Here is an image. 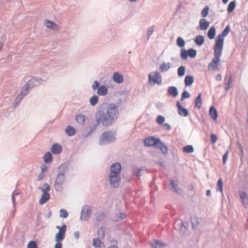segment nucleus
Returning a JSON list of instances; mask_svg holds the SVG:
<instances>
[{"instance_id": "obj_1", "label": "nucleus", "mask_w": 248, "mask_h": 248, "mask_svg": "<svg viewBox=\"0 0 248 248\" xmlns=\"http://www.w3.org/2000/svg\"><path fill=\"white\" fill-rule=\"evenodd\" d=\"M119 115L118 106L114 103H103L96 113L95 122L85 129V131L82 133L83 137H89L100 124L106 127L110 126L116 122Z\"/></svg>"}, {"instance_id": "obj_2", "label": "nucleus", "mask_w": 248, "mask_h": 248, "mask_svg": "<svg viewBox=\"0 0 248 248\" xmlns=\"http://www.w3.org/2000/svg\"><path fill=\"white\" fill-rule=\"evenodd\" d=\"M110 173L108 180L110 186L113 188L118 187L121 183L120 173L122 169L121 164L115 162L110 166Z\"/></svg>"}, {"instance_id": "obj_3", "label": "nucleus", "mask_w": 248, "mask_h": 248, "mask_svg": "<svg viewBox=\"0 0 248 248\" xmlns=\"http://www.w3.org/2000/svg\"><path fill=\"white\" fill-rule=\"evenodd\" d=\"M145 146L155 147L159 149L163 154L166 155L168 153V148L161 141L160 139L154 136L146 138L143 141Z\"/></svg>"}, {"instance_id": "obj_4", "label": "nucleus", "mask_w": 248, "mask_h": 248, "mask_svg": "<svg viewBox=\"0 0 248 248\" xmlns=\"http://www.w3.org/2000/svg\"><path fill=\"white\" fill-rule=\"evenodd\" d=\"M115 135L111 131H106L102 133L99 138V144L105 145L110 144L115 141Z\"/></svg>"}, {"instance_id": "obj_5", "label": "nucleus", "mask_w": 248, "mask_h": 248, "mask_svg": "<svg viewBox=\"0 0 248 248\" xmlns=\"http://www.w3.org/2000/svg\"><path fill=\"white\" fill-rule=\"evenodd\" d=\"M223 48H219L214 46V57L212 60L211 63L208 65V68L212 70H215L217 68L218 63L220 62V57L222 54Z\"/></svg>"}, {"instance_id": "obj_6", "label": "nucleus", "mask_w": 248, "mask_h": 248, "mask_svg": "<svg viewBox=\"0 0 248 248\" xmlns=\"http://www.w3.org/2000/svg\"><path fill=\"white\" fill-rule=\"evenodd\" d=\"M230 31V27L228 25L223 30L221 33L218 34L215 40V46L223 48L224 45V38L228 35Z\"/></svg>"}, {"instance_id": "obj_7", "label": "nucleus", "mask_w": 248, "mask_h": 248, "mask_svg": "<svg viewBox=\"0 0 248 248\" xmlns=\"http://www.w3.org/2000/svg\"><path fill=\"white\" fill-rule=\"evenodd\" d=\"M31 90L26 85V84L22 87L19 94L17 95L15 99V102L13 105V108H14L17 107L22 99L29 93Z\"/></svg>"}, {"instance_id": "obj_8", "label": "nucleus", "mask_w": 248, "mask_h": 248, "mask_svg": "<svg viewBox=\"0 0 248 248\" xmlns=\"http://www.w3.org/2000/svg\"><path fill=\"white\" fill-rule=\"evenodd\" d=\"M148 82L153 85H161L162 82V78L161 74L157 71L152 72L148 75Z\"/></svg>"}, {"instance_id": "obj_9", "label": "nucleus", "mask_w": 248, "mask_h": 248, "mask_svg": "<svg viewBox=\"0 0 248 248\" xmlns=\"http://www.w3.org/2000/svg\"><path fill=\"white\" fill-rule=\"evenodd\" d=\"M66 181L64 174L58 173L56 179L54 183V187L57 191L62 192L63 190L62 185Z\"/></svg>"}, {"instance_id": "obj_10", "label": "nucleus", "mask_w": 248, "mask_h": 248, "mask_svg": "<svg viewBox=\"0 0 248 248\" xmlns=\"http://www.w3.org/2000/svg\"><path fill=\"white\" fill-rule=\"evenodd\" d=\"M92 209L89 205H84L81 209L80 216V220H87L91 217Z\"/></svg>"}, {"instance_id": "obj_11", "label": "nucleus", "mask_w": 248, "mask_h": 248, "mask_svg": "<svg viewBox=\"0 0 248 248\" xmlns=\"http://www.w3.org/2000/svg\"><path fill=\"white\" fill-rule=\"evenodd\" d=\"M43 79L41 78H32L28 81L25 84L31 90L35 86H37L42 84Z\"/></svg>"}, {"instance_id": "obj_12", "label": "nucleus", "mask_w": 248, "mask_h": 248, "mask_svg": "<svg viewBox=\"0 0 248 248\" xmlns=\"http://www.w3.org/2000/svg\"><path fill=\"white\" fill-rule=\"evenodd\" d=\"M176 107L177 108V112L180 116L186 117L188 115V110L182 106L179 101L176 102Z\"/></svg>"}, {"instance_id": "obj_13", "label": "nucleus", "mask_w": 248, "mask_h": 248, "mask_svg": "<svg viewBox=\"0 0 248 248\" xmlns=\"http://www.w3.org/2000/svg\"><path fill=\"white\" fill-rule=\"evenodd\" d=\"M239 195L240 196L242 204L246 209H248V195L244 191H239Z\"/></svg>"}, {"instance_id": "obj_14", "label": "nucleus", "mask_w": 248, "mask_h": 248, "mask_svg": "<svg viewBox=\"0 0 248 248\" xmlns=\"http://www.w3.org/2000/svg\"><path fill=\"white\" fill-rule=\"evenodd\" d=\"M106 215V213L102 211L96 213L95 215L94 223L99 225L100 222L105 218Z\"/></svg>"}, {"instance_id": "obj_15", "label": "nucleus", "mask_w": 248, "mask_h": 248, "mask_svg": "<svg viewBox=\"0 0 248 248\" xmlns=\"http://www.w3.org/2000/svg\"><path fill=\"white\" fill-rule=\"evenodd\" d=\"M62 151L61 145L59 143H54L51 148V152L54 155H58Z\"/></svg>"}, {"instance_id": "obj_16", "label": "nucleus", "mask_w": 248, "mask_h": 248, "mask_svg": "<svg viewBox=\"0 0 248 248\" xmlns=\"http://www.w3.org/2000/svg\"><path fill=\"white\" fill-rule=\"evenodd\" d=\"M69 166L70 162L68 161L62 163L58 168V173L64 174L67 172Z\"/></svg>"}, {"instance_id": "obj_17", "label": "nucleus", "mask_w": 248, "mask_h": 248, "mask_svg": "<svg viewBox=\"0 0 248 248\" xmlns=\"http://www.w3.org/2000/svg\"><path fill=\"white\" fill-rule=\"evenodd\" d=\"M209 114L210 117L214 121L217 120L218 117V113L217 109L214 106L210 107L209 110Z\"/></svg>"}, {"instance_id": "obj_18", "label": "nucleus", "mask_w": 248, "mask_h": 248, "mask_svg": "<svg viewBox=\"0 0 248 248\" xmlns=\"http://www.w3.org/2000/svg\"><path fill=\"white\" fill-rule=\"evenodd\" d=\"M152 248H163L167 246V244L160 240H155L151 244Z\"/></svg>"}, {"instance_id": "obj_19", "label": "nucleus", "mask_w": 248, "mask_h": 248, "mask_svg": "<svg viewBox=\"0 0 248 248\" xmlns=\"http://www.w3.org/2000/svg\"><path fill=\"white\" fill-rule=\"evenodd\" d=\"M112 78L114 81L118 84L121 83L124 81L123 76L118 72L113 73Z\"/></svg>"}, {"instance_id": "obj_20", "label": "nucleus", "mask_w": 248, "mask_h": 248, "mask_svg": "<svg viewBox=\"0 0 248 248\" xmlns=\"http://www.w3.org/2000/svg\"><path fill=\"white\" fill-rule=\"evenodd\" d=\"M66 231H64L63 230L59 231L55 235V240L56 242H61L62 241L65 236Z\"/></svg>"}, {"instance_id": "obj_21", "label": "nucleus", "mask_w": 248, "mask_h": 248, "mask_svg": "<svg viewBox=\"0 0 248 248\" xmlns=\"http://www.w3.org/2000/svg\"><path fill=\"white\" fill-rule=\"evenodd\" d=\"M210 25V22L206 20L205 18H202L199 21V27L201 30H207Z\"/></svg>"}, {"instance_id": "obj_22", "label": "nucleus", "mask_w": 248, "mask_h": 248, "mask_svg": "<svg viewBox=\"0 0 248 248\" xmlns=\"http://www.w3.org/2000/svg\"><path fill=\"white\" fill-rule=\"evenodd\" d=\"M108 93V87L105 85H101L97 89V93L99 96H105Z\"/></svg>"}, {"instance_id": "obj_23", "label": "nucleus", "mask_w": 248, "mask_h": 248, "mask_svg": "<svg viewBox=\"0 0 248 248\" xmlns=\"http://www.w3.org/2000/svg\"><path fill=\"white\" fill-rule=\"evenodd\" d=\"M167 93L173 97H175L178 95V89L175 86L169 87L168 88Z\"/></svg>"}, {"instance_id": "obj_24", "label": "nucleus", "mask_w": 248, "mask_h": 248, "mask_svg": "<svg viewBox=\"0 0 248 248\" xmlns=\"http://www.w3.org/2000/svg\"><path fill=\"white\" fill-rule=\"evenodd\" d=\"M190 220L193 230L194 231L198 228L199 224V218L196 216L194 215L190 217Z\"/></svg>"}, {"instance_id": "obj_25", "label": "nucleus", "mask_w": 248, "mask_h": 248, "mask_svg": "<svg viewBox=\"0 0 248 248\" xmlns=\"http://www.w3.org/2000/svg\"><path fill=\"white\" fill-rule=\"evenodd\" d=\"M46 27L50 28L53 31H57L59 29L58 26L53 21L49 20H46Z\"/></svg>"}, {"instance_id": "obj_26", "label": "nucleus", "mask_w": 248, "mask_h": 248, "mask_svg": "<svg viewBox=\"0 0 248 248\" xmlns=\"http://www.w3.org/2000/svg\"><path fill=\"white\" fill-rule=\"evenodd\" d=\"M194 81V77L191 75H187L184 79L185 85L186 87L190 86Z\"/></svg>"}, {"instance_id": "obj_27", "label": "nucleus", "mask_w": 248, "mask_h": 248, "mask_svg": "<svg viewBox=\"0 0 248 248\" xmlns=\"http://www.w3.org/2000/svg\"><path fill=\"white\" fill-rule=\"evenodd\" d=\"M65 132L68 136L72 137L76 134V131L74 127L68 125L65 128Z\"/></svg>"}, {"instance_id": "obj_28", "label": "nucleus", "mask_w": 248, "mask_h": 248, "mask_svg": "<svg viewBox=\"0 0 248 248\" xmlns=\"http://www.w3.org/2000/svg\"><path fill=\"white\" fill-rule=\"evenodd\" d=\"M194 41L197 46H201L204 43L205 39L202 35H199L195 37Z\"/></svg>"}, {"instance_id": "obj_29", "label": "nucleus", "mask_w": 248, "mask_h": 248, "mask_svg": "<svg viewBox=\"0 0 248 248\" xmlns=\"http://www.w3.org/2000/svg\"><path fill=\"white\" fill-rule=\"evenodd\" d=\"M202 106V93L198 94L195 100V107L200 109Z\"/></svg>"}, {"instance_id": "obj_30", "label": "nucleus", "mask_w": 248, "mask_h": 248, "mask_svg": "<svg viewBox=\"0 0 248 248\" xmlns=\"http://www.w3.org/2000/svg\"><path fill=\"white\" fill-rule=\"evenodd\" d=\"M216 33V29L215 27H211L207 32V36L209 39L212 40L215 38Z\"/></svg>"}, {"instance_id": "obj_31", "label": "nucleus", "mask_w": 248, "mask_h": 248, "mask_svg": "<svg viewBox=\"0 0 248 248\" xmlns=\"http://www.w3.org/2000/svg\"><path fill=\"white\" fill-rule=\"evenodd\" d=\"M50 199L49 194H42L39 201V203L42 205L46 203Z\"/></svg>"}, {"instance_id": "obj_32", "label": "nucleus", "mask_w": 248, "mask_h": 248, "mask_svg": "<svg viewBox=\"0 0 248 248\" xmlns=\"http://www.w3.org/2000/svg\"><path fill=\"white\" fill-rule=\"evenodd\" d=\"M44 161L45 163L48 164L52 161L53 156L50 152H46L43 156Z\"/></svg>"}, {"instance_id": "obj_33", "label": "nucleus", "mask_w": 248, "mask_h": 248, "mask_svg": "<svg viewBox=\"0 0 248 248\" xmlns=\"http://www.w3.org/2000/svg\"><path fill=\"white\" fill-rule=\"evenodd\" d=\"M76 122L80 125H83L85 122V116L82 114H78L76 116Z\"/></svg>"}, {"instance_id": "obj_34", "label": "nucleus", "mask_w": 248, "mask_h": 248, "mask_svg": "<svg viewBox=\"0 0 248 248\" xmlns=\"http://www.w3.org/2000/svg\"><path fill=\"white\" fill-rule=\"evenodd\" d=\"M43 186H39L38 189L41 190L43 192L42 194H49V191L50 190L49 185L47 183H45L43 185Z\"/></svg>"}, {"instance_id": "obj_35", "label": "nucleus", "mask_w": 248, "mask_h": 248, "mask_svg": "<svg viewBox=\"0 0 248 248\" xmlns=\"http://www.w3.org/2000/svg\"><path fill=\"white\" fill-rule=\"evenodd\" d=\"M180 232L185 234L187 231L188 227V223L187 222L182 221Z\"/></svg>"}, {"instance_id": "obj_36", "label": "nucleus", "mask_w": 248, "mask_h": 248, "mask_svg": "<svg viewBox=\"0 0 248 248\" xmlns=\"http://www.w3.org/2000/svg\"><path fill=\"white\" fill-rule=\"evenodd\" d=\"M170 67V63L163 62L160 66L159 69L162 72L167 71Z\"/></svg>"}, {"instance_id": "obj_37", "label": "nucleus", "mask_w": 248, "mask_h": 248, "mask_svg": "<svg viewBox=\"0 0 248 248\" xmlns=\"http://www.w3.org/2000/svg\"><path fill=\"white\" fill-rule=\"evenodd\" d=\"M236 6V1L235 0L232 1L230 2L227 7V11L229 13H232L235 9Z\"/></svg>"}, {"instance_id": "obj_38", "label": "nucleus", "mask_w": 248, "mask_h": 248, "mask_svg": "<svg viewBox=\"0 0 248 248\" xmlns=\"http://www.w3.org/2000/svg\"><path fill=\"white\" fill-rule=\"evenodd\" d=\"M105 228L101 227L97 231V238L103 239L105 237Z\"/></svg>"}, {"instance_id": "obj_39", "label": "nucleus", "mask_w": 248, "mask_h": 248, "mask_svg": "<svg viewBox=\"0 0 248 248\" xmlns=\"http://www.w3.org/2000/svg\"><path fill=\"white\" fill-rule=\"evenodd\" d=\"M99 97L96 95H94L90 98V103L92 106H95L98 103Z\"/></svg>"}, {"instance_id": "obj_40", "label": "nucleus", "mask_w": 248, "mask_h": 248, "mask_svg": "<svg viewBox=\"0 0 248 248\" xmlns=\"http://www.w3.org/2000/svg\"><path fill=\"white\" fill-rule=\"evenodd\" d=\"M186 73V67L183 66L181 65L179 66L177 69V74L178 76L179 77H182L184 76Z\"/></svg>"}, {"instance_id": "obj_41", "label": "nucleus", "mask_w": 248, "mask_h": 248, "mask_svg": "<svg viewBox=\"0 0 248 248\" xmlns=\"http://www.w3.org/2000/svg\"><path fill=\"white\" fill-rule=\"evenodd\" d=\"M170 186H171L172 188L174 189V191L177 193H179L180 188H178L177 184L175 183V181L173 180H171L170 181Z\"/></svg>"}, {"instance_id": "obj_42", "label": "nucleus", "mask_w": 248, "mask_h": 248, "mask_svg": "<svg viewBox=\"0 0 248 248\" xmlns=\"http://www.w3.org/2000/svg\"><path fill=\"white\" fill-rule=\"evenodd\" d=\"M217 191H220L223 194V182L221 179H219L216 186Z\"/></svg>"}, {"instance_id": "obj_43", "label": "nucleus", "mask_w": 248, "mask_h": 248, "mask_svg": "<svg viewBox=\"0 0 248 248\" xmlns=\"http://www.w3.org/2000/svg\"><path fill=\"white\" fill-rule=\"evenodd\" d=\"M188 52V56H189L190 58L193 59L196 57L197 55V51L194 48H189L187 50Z\"/></svg>"}, {"instance_id": "obj_44", "label": "nucleus", "mask_w": 248, "mask_h": 248, "mask_svg": "<svg viewBox=\"0 0 248 248\" xmlns=\"http://www.w3.org/2000/svg\"><path fill=\"white\" fill-rule=\"evenodd\" d=\"M144 167L141 168H136L133 170V174L136 175L138 177H140L141 176V171L142 170H144Z\"/></svg>"}, {"instance_id": "obj_45", "label": "nucleus", "mask_w": 248, "mask_h": 248, "mask_svg": "<svg viewBox=\"0 0 248 248\" xmlns=\"http://www.w3.org/2000/svg\"><path fill=\"white\" fill-rule=\"evenodd\" d=\"M176 44L178 46L183 48L185 45V41L181 37H178L176 40Z\"/></svg>"}, {"instance_id": "obj_46", "label": "nucleus", "mask_w": 248, "mask_h": 248, "mask_svg": "<svg viewBox=\"0 0 248 248\" xmlns=\"http://www.w3.org/2000/svg\"><path fill=\"white\" fill-rule=\"evenodd\" d=\"M18 193H16L15 194V191H14L12 193L11 199L13 202V207L14 208L13 213V217H14L15 213L16 211V198H15V195H17Z\"/></svg>"}, {"instance_id": "obj_47", "label": "nucleus", "mask_w": 248, "mask_h": 248, "mask_svg": "<svg viewBox=\"0 0 248 248\" xmlns=\"http://www.w3.org/2000/svg\"><path fill=\"white\" fill-rule=\"evenodd\" d=\"M194 151V148L191 145H186L183 148V151L186 153H192Z\"/></svg>"}, {"instance_id": "obj_48", "label": "nucleus", "mask_w": 248, "mask_h": 248, "mask_svg": "<svg viewBox=\"0 0 248 248\" xmlns=\"http://www.w3.org/2000/svg\"><path fill=\"white\" fill-rule=\"evenodd\" d=\"M180 57L183 60H186L188 57L187 50L184 48H182L181 50Z\"/></svg>"}, {"instance_id": "obj_49", "label": "nucleus", "mask_w": 248, "mask_h": 248, "mask_svg": "<svg viewBox=\"0 0 248 248\" xmlns=\"http://www.w3.org/2000/svg\"><path fill=\"white\" fill-rule=\"evenodd\" d=\"M102 244V242L100 240V238H94L93 240V245L95 248L100 247L101 246V244Z\"/></svg>"}, {"instance_id": "obj_50", "label": "nucleus", "mask_w": 248, "mask_h": 248, "mask_svg": "<svg viewBox=\"0 0 248 248\" xmlns=\"http://www.w3.org/2000/svg\"><path fill=\"white\" fill-rule=\"evenodd\" d=\"M209 8L208 6H205L203 9L201 11V16L203 17V18L206 17L209 13Z\"/></svg>"}, {"instance_id": "obj_51", "label": "nucleus", "mask_w": 248, "mask_h": 248, "mask_svg": "<svg viewBox=\"0 0 248 248\" xmlns=\"http://www.w3.org/2000/svg\"><path fill=\"white\" fill-rule=\"evenodd\" d=\"M190 97V94L186 90H185L182 93L180 100L183 101L184 99L188 98Z\"/></svg>"}, {"instance_id": "obj_52", "label": "nucleus", "mask_w": 248, "mask_h": 248, "mask_svg": "<svg viewBox=\"0 0 248 248\" xmlns=\"http://www.w3.org/2000/svg\"><path fill=\"white\" fill-rule=\"evenodd\" d=\"M60 217L61 218H66L68 216V212L65 210V209H61L60 210Z\"/></svg>"}, {"instance_id": "obj_53", "label": "nucleus", "mask_w": 248, "mask_h": 248, "mask_svg": "<svg viewBox=\"0 0 248 248\" xmlns=\"http://www.w3.org/2000/svg\"><path fill=\"white\" fill-rule=\"evenodd\" d=\"M165 120V117L162 115H158L156 119V121L157 123L159 125L163 124L164 123Z\"/></svg>"}, {"instance_id": "obj_54", "label": "nucleus", "mask_w": 248, "mask_h": 248, "mask_svg": "<svg viewBox=\"0 0 248 248\" xmlns=\"http://www.w3.org/2000/svg\"><path fill=\"white\" fill-rule=\"evenodd\" d=\"M27 248H38L37 243L34 241H31L27 245Z\"/></svg>"}, {"instance_id": "obj_55", "label": "nucleus", "mask_w": 248, "mask_h": 248, "mask_svg": "<svg viewBox=\"0 0 248 248\" xmlns=\"http://www.w3.org/2000/svg\"><path fill=\"white\" fill-rule=\"evenodd\" d=\"M100 87V83L97 80L94 81L92 86V89L93 91L97 90Z\"/></svg>"}, {"instance_id": "obj_56", "label": "nucleus", "mask_w": 248, "mask_h": 248, "mask_svg": "<svg viewBox=\"0 0 248 248\" xmlns=\"http://www.w3.org/2000/svg\"><path fill=\"white\" fill-rule=\"evenodd\" d=\"M210 140L211 143L215 144L217 142V137L216 134L212 133L210 136Z\"/></svg>"}, {"instance_id": "obj_57", "label": "nucleus", "mask_w": 248, "mask_h": 248, "mask_svg": "<svg viewBox=\"0 0 248 248\" xmlns=\"http://www.w3.org/2000/svg\"><path fill=\"white\" fill-rule=\"evenodd\" d=\"M154 31V26H152L150 27L148 29L147 32V40H149L150 36L152 35V34L153 33Z\"/></svg>"}, {"instance_id": "obj_58", "label": "nucleus", "mask_w": 248, "mask_h": 248, "mask_svg": "<svg viewBox=\"0 0 248 248\" xmlns=\"http://www.w3.org/2000/svg\"><path fill=\"white\" fill-rule=\"evenodd\" d=\"M117 217L121 220H124L126 217V215L124 213L120 212L117 215Z\"/></svg>"}, {"instance_id": "obj_59", "label": "nucleus", "mask_w": 248, "mask_h": 248, "mask_svg": "<svg viewBox=\"0 0 248 248\" xmlns=\"http://www.w3.org/2000/svg\"><path fill=\"white\" fill-rule=\"evenodd\" d=\"M228 155L229 151L227 150L222 156V162L223 164H225L226 163L228 157Z\"/></svg>"}, {"instance_id": "obj_60", "label": "nucleus", "mask_w": 248, "mask_h": 248, "mask_svg": "<svg viewBox=\"0 0 248 248\" xmlns=\"http://www.w3.org/2000/svg\"><path fill=\"white\" fill-rule=\"evenodd\" d=\"M231 79H232V77L230 76L229 78L228 83L226 84V85L224 87V90L226 92H227L228 91L229 89L230 88V85L231 83Z\"/></svg>"}, {"instance_id": "obj_61", "label": "nucleus", "mask_w": 248, "mask_h": 248, "mask_svg": "<svg viewBox=\"0 0 248 248\" xmlns=\"http://www.w3.org/2000/svg\"><path fill=\"white\" fill-rule=\"evenodd\" d=\"M56 228L61 231V230H63L64 231H66L67 226L66 224H63L61 227L59 226H56Z\"/></svg>"}, {"instance_id": "obj_62", "label": "nucleus", "mask_w": 248, "mask_h": 248, "mask_svg": "<svg viewBox=\"0 0 248 248\" xmlns=\"http://www.w3.org/2000/svg\"><path fill=\"white\" fill-rule=\"evenodd\" d=\"M162 125L163 129L165 130H170L171 128L170 125L168 123H163Z\"/></svg>"}, {"instance_id": "obj_63", "label": "nucleus", "mask_w": 248, "mask_h": 248, "mask_svg": "<svg viewBox=\"0 0 248 248\" xmlns=\"http://www.w3.org/2000/svg\"><path fill=\"white\" fill-rule=\"evenodd\" d=\"M41 173H44L47 171L48 168L46 165L43 164L41 166Z\"/></svg>"}, {"instance_id": "obj_64", "label": "nucleus", "mask_w": 248, "mask_h": 248, "mask_svg": "<svg viewBox=\"0 0 248 248\" xmlns=\"http://www.w3.org/2000/svg\"><path fill=\"white\" fill-rule=\"evenodd\" d=\"M62 242H56L54 246V248H62Z\"/></svg>"}]
</instances>
